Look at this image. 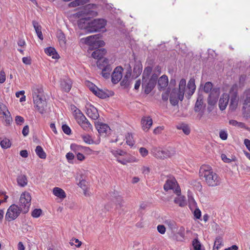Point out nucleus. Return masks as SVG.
<instances>
[{"instance_id": "nucleus-1", "label": "nucleus", "mask_w": 250, "mask_h": 250, "mask_svg": "<svg viewBox=\"0 0 250 250\" xmlns=\"http://www.w3.org/2000/svg\"><path fill=\"white\" fill-rule=\"evenodd\" d=\"M196 89L195 79L190 78L188 82L186 88V81L185 79H182L179 84V88L172 89L170 96L169 101L171 104L176 105L178 104L179 100L182 101L184 99L185 93L188 98L193 95Z\"/></svg>"}, {"instance_id": "nucleus-2", "label": "nucleus", "mask_w": 250, "mask_h": 250, "mask_svg": "<svg viewBox=\"0 0 250 250\" xmlns=\"http://www.w3.org/2000/svg\"><path fill=\"white\" fill-rule=\"evenodd\" d=\"M31 196L27 192L22 193L20 197L19 207L15 204L11 205L7 209L5 219L8 222L15 220L21 212L25 214L31 205Z\"/></svg>"}, {"instance_id": "nucleus-3", "label": "nucleus", "mask_w": 250, "mask_h": 250, "mask_svg": "<svg viewBox=\"0 0 250 250\" xmlns=\"http://www.w3.org/2000/svg\"><path fill=\"white\" fill-rule=\"evenodd\" d=\"M199 175L200 177L205 178L206 183L209 187H215L221 184L220 177L209 166H202L200 168Z\"/></svg>"}, {"instance_id": "nucleus-4", "label": "nucleus", "mask_w": 250, "mask_h": 250, "mask_svg": "<svg viewBox=\"0 0 250 250\" xmlns=\"http://www.w3.org/2000/svg\"><path fill=\"white\" fill-rule=\"evenodd\" d=\"M73 112L74 118L77 123L85 130L88 131L92 127V125L83 114L82 112L75 107Z\"/></svg>"}, {"instance_id": "nucleus-5", "label": "nucleus", "mask_w": 250, "mask_h": 250, "mask_svg": "<svg viewBox=\"0 0 250 250\" xmlns=\"http://www.w3.org/2000/svg\"><path fill=\"white\" fill-rule=\"evenodd\" d=\"M97 65L98 67L102 70V76L105 79H109L112 67L109 64L108 59L104 58L103 60L97 61Z\"/></svg>"}, {"instance_id": "nucleus-6", "label": "nucleus", "mask_w": 250, "mask_h": 250, "mask_svg": "<svg viewBox=\"0 0 250 250\" xmlns=\"http://www.w3.org/2000/svg\"><path fill=\"white\" fill-rule=\"evenodd\" d=\"M101 35L100 34L88 36L84 39V42L85 44H88L92 48H97L103 46L104 45V42L100 40Z\"/></svg>"}, {"instance_id": "nucleus-7", "label": "nucleus", "mask_w": 250, "mask_h": 250, "mask_svg": "<svg viewBox=\"0 0 250 250\" xmlns=\"http://www.w3.org/2000/svg\"><path fill=\"white\" fill-rule=\"evenodd\" d=\"M106 21L103 19H97L90 21L88 33L99 32L105 27Z\"/></svg>"}, {"instance_id": "nucleus-8", "label": "nucleus", "mask_w": 250, "mask_h": 250, "mask_svg": "<svg viewBox=\"0 0 250 250\" xmlns=\"http://www.w3.org/2000/svg\"><path fill=\"white\" fill-rule=\"evenodd\" d=\"M175 188L174 193L179 195L181 193V189L177 186L176 180L174 178L167 179L164 186V188L166 191L169 189L173 190Z\"/></svg>"}, {"instance_id": "nucleus-9", "label": "nucleus", "mask_w": 250, "mask_h": 250, "mask_svg": "<svg viewBox=\"0 0 250 250\" xmlns=\"http://www.w3.org/2000/svg\"><path fill=\"white\" fill-rule=\"evenodd\" d=\"M219 94L220 90L219 88H213L208 99V104L210 105H214L218 100Z\"/></svg>"}, {"instance_id": "nucleus-10", "label": "nucleus", "mask_w": 250, "mask_h": 250, "mask_svg": "<svg viewBox=\"0 0 250 250\" xmlns=\"http://www.w3.org/2000/svg\"><path fill=\"white\" fill-rule=\"evenodd\" d=\"M123 68L121 66L116 67L111 75L112 82L114 83H117L122 78Z\"/></svg>"}, {"instance_id": "nucleus-11", "label": "nucleus", "mask_w": 250, "mask_h": 250, "mask_svg": "<svg viewBox=\"0 0 250 250\" xmlns=\"http://www.w3.org/2000/svg\"><path fill=\"white\" fill-rule=\"evenodd\" d=\"M33 101L38 111L42 114L44 113L46 107V101L43 98H41L34 100Z\"/></svg>"}, {"instance_id": "nucleus-12", "label": "nucleus", "mask_w": 250, "mask_h": 250, "mask_svg": "<svg viewBox=\"0 0 250 250\" xmlns=\"http://www.w3.org/2000/svg\"><path fill=\"white\" fill-rule=\"evenodd\" d=\"M86 114L91 119L96 120L99 117L98 110L93 105H90L86 109Z\"/></svg>"}, {"instance_id": "nucleus-13", "label": "nucleus", "mask_w": 250, "mask_h": 250, "mask_svg": "<svg viewBox=\"0 0 250 250\" xmlns=\"http://www.w3.org/2000/svg\"><path fill=\"white\" fill-rule=\"evenodd\" d=\"M156 84L149 80L147 82L146 79L143 80L142 87L144 88L145 93L146 94H149L155 87Z\"/></svg>"}, {"instance_id": "nucleus-14", "label": "nucleus", "mask_w": 250, "mask_h": 250, "mask_svg": "<svg viewBox=\"0 0 250 250\" xmlns=\"http://www.w3.org/2000/svg\"><path fill=\"white\" fill-rule=\"evenodd\" d=\"M96 127L101 135L105 136L107 132L110 130L108 125L106 124L97 123Z\"/></svg>"}, {"instance_id": "nucleus-15", "label": "nucleus", "mask_w": 250, "mask_h": 250, "mask_svg": "<svg viewBox=\"0 0 250 250\" xmlns=\"http://www.w3.org/2000/svg\"><path fill=\"white\" fill-rule=\"evenodd\" d=\"M152 120L150 116L144 117L141 120L142 128L145 131H147L152 125Z\"/></svg>"}, {"instance_id": "nucleus-16", "label": "nucleus", "mask_w": 250, "mask_h": 250, "mask_svg": "<svg viewBox=\"0 0 250 250\" xmlns=\"http://www.w3.org/2000/svg\"><path fill=\"white\" fill-rule=\"evenodd\" d=\"M90 25V21L86 18L80 19L78 22V27L82 29H84L85 32L88 33V27Z\"/></svg>"}, {"instance_id": "nucleus-17", "label": "nucleus", "mask_w": 250, "mask_h": 250, "mask_svg": "<svg viewBox=\"0 0 250 250\" xmlns=\"http://www.w3.org/2000/svg\"><path fill=\"white\" fill-rule=\"evenodd\" d=\"M72 81L69 79H63L61 81V87L62 90L66 92H68L72 87Z\"/></svg>"}, {"instance_id": "nucleus-18", "label": "nucleus", "mask_w": 250, "mask_h": 250, "mask_svg": "<svg viewBox=\"0 0 250 250\" xmlns=\"http://www.w3.org/2000/svg\"><path fill=\"white\" fill-rule=\"evenodd\" d=\"M106 51L105 49L101 48L95 50L92 53V57L99 60H103L104 58H103L105 54Z\"/></svg>"}, {"instance_id": "nucleus-19", "label": "nucleus", "mask_w": 250, "mask_h": 250, "mask_svg": "<svg viewBox=\"0 0 250 250\" xmlns=\"http://www.w3.org/2000/svg\"><path fill=\"white\" fill-rule=\"evenodd\" d=\"M229 96L227 94H223L219 101V106L220 110H223L226 108L229 101Z\"/></svg>"}, {"instance_id": "nucleus-20", "label": "nucleus", "mask_w": 250, "mask_h": 250, "mask_svg": "<svg viewBox=\"0 0 250 250\" xmlns=\"http://www.w3.org/2000/svg\"><path fill=\"white\" fill-rule=\"evenodd\" d=\"M168 78L167 77L164 75L162 76L158 80V84L159 86V89H164L168 85Z\"/></svg>"}, {"instance_id": "nucleus-21", "label": "nucleus", "mask_w": 250, "mask_h": 250, "mask_svg": "<svg viewBox=\"0 0 250 250\" xmlns=\"http://www.w3.org/2000/svg\"><path fill=\"white\" fill-rule=\"evenodd\" d=\"M33 101L36 99L43 98V90L42 88L34 87L33 89Z\"/></svg>"}, {"instance_id": "nucleus-22", "label": "nucleus", "mask_w": 250, "mask_h": 250, "mask_svg": "<svg viewBox=\"0 0 250 250\" xmlns=\"http://www.w3.org/2000/svg\"><path fill=\"white\" fill-rule=\"evenodd\" d=\"M151 152L157 158L165 159V156L163 154V149L153 147L151 149Z\"/></svg>"}, {"instance_id": "nucleus-23", "label": "nucleus", "mask_w": 250, "mask_h": 250, "mask_svg": "<svg viewBox=\"0 0 250 250\" xmlns=\"http://www.w3.org/2000/svg\"><path fill=\"white\" fill-rule=\"evenodd\" d=\"M32 24L38 38L40 40H43V37L42 32V26L39 24L38 22L36 21H33Z\"/></svg>"}, {"instance_id": "nucleus-24", "label": "nucleus", "mask_w": 250, "mask_h": 250, "mask_svg": "<svg viewBox=\"0 0 250 250\" xmlns=\"http://www.w3.org/2000/svg\"><path fill=\"white\" fill-rule=\"evenodd\" d=\"M142 64L140 62H136L134 66L133 76L135 78L138 77L142 71Z\"/></svg>"}, {"instance_id": "nucleus-25", "label": "nucleus", "mask_w": 250, "mask_h": 250, "mask_svg": "<svg viewBox=\"0 0 250 250\" xmlns=\"http://www.w3.org/2000/svg\"><path fill=\"white\" fill-rule=\"evenodd\" d=\"M53 193L56 196L60 199H64L66 197L64 191L60 188H54L53 189Z\"/></svg>"}, {"instance_id": "nucleus-26", "label": "nucleus", "mask_w": 250, "mask_h": 250, "mask_svg": "<svg viewBox=\"0 0 250 250\" xmlns=\"http://www.w3.org/2000/svg\"><path fill=\"white\" fill-rule=\"evenodd\" d=\"M203 104V96L202 95H199L195 104L194 111L196 112H199L201 109Z\"/></svg>"}, {"instance_id": "nucleus-27", "label": "nucleus", "mask_w": 250, "mask_h": 250, "mask_svg": "<svg viewBox=\"0 0 250 250\" xmlns=\"http://www.w3.org/2000/svg\"><path fill=\"white\" fill-rule=\"evenodd\" d=\"M174 202L178 204L180 207H184L187 205L186 198L184 196H181L176 197Z\"/></svg>"}, {"instance_id": "nucleus-28", "label": "nucleus", "mask_w": 250, "mask_h": 250, "mask_svg": "<svg viewBox=\"0 0 250 250\" xmlns=\"http://www.w3.org/2000/svg\"><path fill=\"white\" fill-rule=\"evenodd\" d=\"M18 184L19 186L24 187L27 184V179L25 175H20L17 179Z\"/></svg>"}, {"instance_id": "nucleus-29", "label": "nucleus", "mask_w": 250, "mask_h": 250, "mask_svg": "<svg viewBox=\"0 0 250 250\" xmlns=\"http://www.w3.org/2000/svg\"><path fill=\"white\" fill-rule=\"evenodd\" d=\"M175 148L172 147H168L163 149V154L165 158L171 157L175 154Z\"/></svg>"}, {"instance_id": "nucleus-30", "label": "nucleus", "mask_w": 250, "mask_h": 250, "mask_svg": "<svg viewBox=\"0 0 250 250\" xmlns=\"http://www.w3.org/2000/svg\"><path fill=\"white\" fill-rule=\"evenodd\" d=\"M113 196H112V198L111 200L115 204L117 205V208L121 207L122 202L123 201V199L122 197L118 195L117 192L113 193Z\"/></svg>"}, {"instance_id": "nucleus-31", "label": "nucleus", "mask_w": 250, "mask_h": 250, "mask_svg": "<svg viewBox=\"0 0 250 250\" xmlns=\"http://www.w3.org/2000/svg\"><path fill=\"white\" fill-rule=\"evenodd\" d=\"M45 53L50 56H52L53 59H57L59 56L58 53L56 51V50L51 47H49L45 49Z\"/></svg>"}, {"instance_id": "nucleus-32", "label": "nucleus", "mask_w": 250, "mask_h": 250, "mask_svg": "<svg viewBox=\"0 0 250 250\" xmlns=\"http://www.w3.org/2000/svg\"><path fill=\"white\" fill-rule=\"evenodd\" d=\"M178 129L182 130L186 135H188L190 132L189 125L186 124L182 123L177 125Z\"/></svg>"}, {"instance_id": "nucleus-33", "label": "nucleus", "mask_w": 250, "mask_h": 250, "mask_svg": "<svg viewBox=\"0 0 250 250\" xmlns=\"http://www.w3.org/2000/svg\"><path fill=\"white\" fill-rule=\"evenodd\" d=\"M35 152L36 154L38 156V157L41 159H45L46 157V155L45 152L44 151L43 149L40 146H38L36 149Z\"/></svg>"}, {"instance_id": "nucleus-34", "label": "nucleus", "mask_w": 250, "mask_h": 250, "mask_svg": "<svg viewBox=\"0 0 250 250\" xmlns=\"http://www.w3.org/2000/svg\"><path fill=\"white\" fill-rule=\"evenodd\" d=\"M223 246V241L221 237H217L214 241L213 249L218 250L221 247Z\"/></svg>"}, {"instance_id": "nucleus-35", "label": "nucleus", "mask_w": 250, "mask_h": 250, "mask_svg": "<svg viewBox=\"0 0 250 250\" xmlns=\"http://www.w3.org/2000/svg\"><path fill=\"white\" fill-rule=\"evenodd\" d=\"M93 93L98 97L102 99H104L108 97V95L106 93L104 92L103 90L100 89L98 87L95 90V92Z\"/></svg>"}, {"instance_id": "nucleus-36", "label": "nucleus", "mask_w": 250, "mask_h": 250, "mask_svg": "<svg viewBox=\"0 0 250 250\" xmlns=\"http://www.w3.org/2000/svg\"><path fill=\"white\" fill-rule=\"evenodd\" d=\"M125 139L126 144L129 146H132L134 145L135 141L132 133H128L125 136Z\"/></svg>"}, {"instance_id": "nucleus-37", "label": "nucleus", "mask_w": 250, "mask_h": 250, "mask_svg": "<svg viewBox=\"0 0 250 250\" xmlns=\"http://www.w3.org/2000/svg\"><path fill=\"white\" fill-rule=\"evenodd\" d=\"M152 70V68L150 66L146 67L144 70L143 74V80L147 79L150 75Z\"/></svg>"}, {"instance_id": "nucleus-38", "label": "nucleus", "mask_w": 250, "mask_h": 250, "mask_svg": "<svg viewBox=\"0 0 250 250\" xmlns=\"http://www.w3.org/2000/svg\"><path fill=\"white\" fill-rule=\"evenodd\" d=\"M246 98L244 100V104L250 106V89L246 90L244 93Z\"/></svg>"}, {"instance_id": "nucleus-39", "label": "nucleus", "mask_w": 250, "mask_h": 250, "mask_svg": "<svg viewBox=\"0 0 250 250\" xmlns=\"http://www.w3.org/2000/svg\"><path fill=\"white\" fill-rule=\"evenodd\" d=\"M0 146L2 148L6 149L10 147L11 144L8 139L5 138L0 142Z\"/></svg>"}, {"instance_id": "nucleus-40", "label": "nucleus", "mask_w": 250, "mask_h": 250, "mask_svg": "<svg viewBox=\"0 0 250 250\" xmlns=\"http://www.w3.org/2000/svg\"><path fill=\"white\" fill-rule=\"evenodd\" d=\"M78 185L83 189V194L85 196H87V195H89L86 192L87 182H86L85 180H82L80 181L79 183V184H78Z\"/></svg>"}, {"instance_id": "nucleus-41", "label": "nucleus", "mask_w": 250, "mask_h": 250, "mask_svg": "<svg viewBox=\"0 0 250 250\" xmlns=\"http://www.w3.org/2000/svg\"><path fill=\"white\" fill-rule=\"evenodd\" d=\"M2 117L5 118V122L6 125H9L12 121V118L10 115V112L8 111L5 115H3Z\"/></svg>"}, {"instance_id": "nucleus-42", "label": "nucleus", "mask_w": 250, "mask_h": 250, "mask_svg": "<svg viewBox=\"0 0 250 250\" xmlns=\"http://www.w3.org/2000/svg\"><path fill=\"white\" fill-rule=\"evenodd\" d=\"M111 152L117 158L119 156H124L126 154L125 151L121 149L112 150Z\"/></svg>"}, {"instance_id": "nucleus-43", "label": "nucleus", "mask_w": 250, "mask_h": 250, "mask_svg": "<svg viewBox=\"0 0 250 250\" xmlns=\"http://www.w3.org/2000/svg\"><path fill=\"white\" fill-rule=\"evenodd\" d=\"M70 148L72 150L75 151L76 153H77V152H78L79 151L82 150V149H84V147L81 146L73 144L71 145Z\"/></svg>"}, {"instance_id": "nucleus-44", "label": "nucleus", "mask_w": 250, "mask_h": 250, "mask_svg": "<svg viewBox=\"0 0 250 250\" xmlns=\"http://www.w3.org/2000/svg\"><path fill=\"white\" fill-rule=\"evenodd\" d=\"M192 245L194 250H201V243L197 239H194L192 242Z\"/></svg>"}, {"instance_id": "nucleus-45", "label": "nucleus", "mask_w": 250, "mask_h": 250, "mask_svg": "<svg viewBox=\"0 0 250 250\" xmlns=\"http://www.w3.org/2000/svg\"><path fill=\"white\" fill-rule=\"evenodd\" d=\"M212 90V84L211 82H208L205 83L204 87V91L206 93L211 92Z\"/></svg>"}, {"instance_id": "nucleus-46", "label": "nucleus", "mask_w": 250, "mask_h": 250, "mask_svg": "<svg viewBox=\"0 0 250 250\" xmlns=\"http://www.w3.org/2000/svg\"><path fill=\"white\" fill-rule=\"evenodd\" d=\"M85 84L93 93L97 89V86L90 81H86Z\"/></svg>"}, {"instance_id": "nucleus-47", "label": "nucleus", "mask_w": 250, "mask_h": 250, "mask_svg": "<svg viewBox=\"0 0 250 250\" xmlns=\"http://www.w3.org/2000/svg\"><path fill=\"white\" fill-rule=\"evenodd\" d=\"M8 111L6 106L3 104L0 103V117H2V116L5 115Z\"/></svg>"}, {"instance_id": "nucleus-48", "label": "nucleus", "mask_w": 250, "mask_h": 250, "mask_svg": "<svg viewBox=\"0 0 250 250\" xmlns=\"http://www.w3.org/2000/svg\"><path fill=\"white\" fill-rule=\"evenodd\" d=\"M125 66L126 67V74L125 76V77L128 79L131 75V72H132L131 67L129 64H125Z\"/></svg>"}, {"instance_id": "nucleus-49", "label": "nucleus", "mask_w": 250, "mask_h": 250, "mask_svg": "<svg viewBox=\"0 0 250 250\" xmlns=\"http://www.w3.org/2000/svg\"><path fill=\"white\" fill-rule=\"evenodd\" d=\"M42 213V209L36 208L32 212V216L34 218H38L41 215Z\"/></svg>"}, {"instance_id": "nucleus-50", "label": "nucleus", "mask_w": 250, "mask_h": 250, "mask_svg": "<svg viewBox=\"0 0 250 250\" xmlns=\"http://www.w3.org/2000/svg\"><path fill=\"white\" fill-rule=\"evenodd\" d=\"M62 130L63 131V132L67 134V135H70L71 133V130L70 128L66 125H62Z\"/></svg>"}, {"instance_id": "nucleus-51", "label": "nucleus", "mask_w": 250, "mask_h": 250, "mask_svg": "<svg viewBox=\"0 0 250 250\" xmlns=\"http://www.w3.org/2000/svg\"><path fill=\"white\" fill-rule=\"evenodd\" d=\"M228 133L224 130H221L219 132V137L223 140H226L228 138Z\"/></svg>"}, {"instance_id": "nucleus-52", "label": "nucleus", "mask_w": 250, "mask_h": 250, "mask_svg": "<svg viewBox=\"0 0 250 250\" xmlns=\"http://www.w3.org/2000/svg\"><path fill=\"white\" fill-rule=\"evenodd\" d=\"M58 38L61 43L65 44V36L62 32H60L58 34Z\"/></svg>"}, {"instance_id": "nucleus-53", "label": "nucleus", "mask_w": 250, "mask_h": 250, "mask_svg": "<svg viewBox=\"0 0 250 250\" xmlns=\"http://www.w3.org/2000/svg\"><path fill=\"white\" fill-rule=\"evenodd\" d=\"M83 141L88 144H91L93 143V140L91 138V137L89 135H83Z\"/></svg>"}, {"instance_id": "nucleus-54", "label": "nucleus", "mask_w": 250, "mask_h": 250, "mask_svg": "<svg viewBox=\"0 0 250 250\" xmlns=\"http://www.w3.org/2000/svg\"><path fill=\"white\" fill-rule=\"evenodd\" d=\"M139 152L143 157H146L148 154V150L145 147H141L139 149Z\"/></svg>"}, {"instance_id": "nucleus-55", "label": "nucleus", "mask_w": 250, "mask_h": 250, "mask_svg": "<svg viewBox=\"0 0 250 250\" xmlns=\"http://www.w3.org/2000/svg\"><path fill=\"white\" fill-rule=\"evenodd\" d=\"M24 119L20 116H17L15 118V122L17 125H21L24 122Z\"/></svg>"}, {"instance_id": "nucleus-56", "label": "nucleus", "mask_w": 250, "mask_h": 250, "mask_svg": "<svg viewBox=\"0 0 250 250\" xmlns=\"http://www.w3.org/2000/svg\"><path fill=\"white\" fill-rule=\"evenodd\" d=\"M157 230L159 233L163 234L166 232V228L164 225H159L157 226Z\"/></svg>"}, {"instance_id": "nucleus-57", "label": "nucleus", "mask_w": 250, "mask_h": 250, "mask_svg": "<svg viewBox=\"0 0 250 250\" xmlns=\"http://www.w3.org/2000/svg\"><path fill=\"white\" fill-rule=\"evenodd\" d=\"M194 215L196 219H200L201 216V212L198 208H196L194 211Z\"/></svg>"}, {"instance_id": "nucleus-58", "label": "nucleus", "mask_w": 250, "mask_h": 250, "mask_svg": "<svg viewBox=\"0 0 250 250\" xmlns=\"http://www.w3.org/2000/svg\"><path fill=\"white\" fill-rule=\"evenodd\" d=\"M121 85L122 86H125V87H127L129 85L128 79L124 77L123 80L121 82Z\"/></svg>"}, {"instance_id": "nucleus-59", "label": "nucleus", "mask_w": 250, "mask_h": 250, "mask_svg": "<svg viewBox=\"0 0 250 250\" xmlns=\"http://www.w3.org/2000/svg\"><path fill=\"white\" fill-rule=\"evenodd\" d=\"M158 74H157L156 73H153L152 75V76H151V77L149 80L156 83V82L158 80Z\"/></svg>"}, {"instance_id": "nucleus-60", "label": "nucleus", "mask_w": 250, "mask_h": 250, "mask_svg": "<svg viewBox=\"0 0 250 250\" xmlns=\"http://www.w3.org/2000/svg\"><path fill=\"white\" fill-rule=\"evenodd\" d=\"M169 91H167L166 92L162 93V98L163 101H167L168 100V97L170 96L169 95Z\"/></svg>"}, {"instance_id": "nucleus-61", "label": "nucleus", "mask_w": 250, "mask_h": 250, "mask_svg": "<svg viewBox=\"0 0 250 250\" xmlns=\"http://www.w3.org/2000/svg\"><path fill=\"white\" fill-rule=\"evenodd\" d=\"M22 133L24 136H26L29 133V127L28 125H26L24 126Z\"/></svg>"}, {"instance_id": "nucleus-62", "label": "nucleus", "mask_w": 250, "mask_h": 250, "mask_svg": "<svg viewBox=\"0 0 250 250\" xmlns=\"http://www.w3.org/2000/svg\"><path fill=\"white\" fill-rule=\"evenodd\" d=\"M163 129V126H158L154 129L153 133L155 134H160Z\"/></svg>"}, {"instance_id": "nucleus-63", "label": "nucleus", "mask_w": 250, "mask_h": 250, "mask_svg": "<svg viewBox=\"0 0 250 250\" xmlns=\"http://www.w3.org/2000/svg\"><path fill=\"white\" fill-rule=\"evenodd\" d=\"M79 5H80V4L78 3V1L77 0L73 1L68 4V6L69 7H77Z\"/></svg>"}, {"instance_id": "nucleus-64", "label": "nucleus", "mask_w": 250, "mask_h": 250, "mask_svg": "<svg viewBox=\"0 0 250 250\" xmlns=\"http://www.w3.org/2000/svg\"><path fill=\"white\" fill-rule=\"evenodd\" d=\"M66 158L69 162L73 160L74 158V155L71 152H68L66 155Z\"/></svg>"}]
</instances>
